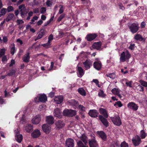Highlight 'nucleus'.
<instances>
[{
    "mask_svg": "<svg viewBox=\"0 0 147 147\" xmlns=\"http://www.w3.org/2000/svg\"><path fill=\"white\" fill-rule=\"evenodd\" d=\"M131 57V55L127 51L122 52L120 58V61L121 62H124L126 60H128Z\"/></svg>",
    "mask_w": 147,
    "mask_h": 147,
    "instance_id": "f257e3e1",
    "label": "nucleus"
},
{
    "mask_svg": "<svg viewBox=\"0 0 147 147\" xmlns=\"http://www.w3.org/2000/svg\"><path fill=\"white\" fill-rule=\"evenodd\" d=\"M76 111L71 109H65L63 112V114L64 116L69 117H73L76 115Z\"/></svg>",
    "mask_w": 147,
    "mask_h": 147,
    "instance_id": "f03ea898",
    "label": "nucleus"
},
{
    "mask_svg": "<svg viewBox=\"0 0 147 147\" xmlns=\"http://www.w3.org/2000/svg\"><path fill=\"white\" fill-rule=\"evenodd\" d=\"M42 128L43 131L46 134L49 133L51 129V125L47 123L43 124L42 126Z\"/></svg>",
    "mask_w": 147,
    "mask_h": 147,
    "instance_id": "7ed1b4c3",
    "label": "nucleus"
},
{
    "mask_svg": "<svg viewBox=\"0 0 147 147\" xmlns=\"http://www.w3.org/2000/svg\"><path fill=\"white\" fill-rule=\"evenodd\" d=\"M131 31L133 33H136L138 30V24L133 23L128 26Z\"/></svg>",
    "mask_w": 147,
    "mask_h": 147,
    "instance_id": "20e7f679",
    "label": "nucleus"
},
{
    "mask_svg": "<svg viewBox=\"0 0 147 147\" xmlns=\"http://www.w3.org/2000/svg\"><path fill=\"white\" fill-rule=\"evenodd\" d=\"M132 141L133 144L135 146H138L141 142L140 137L138 136L133 137L132 139Z\"/></svg>",
    "mask_w": 147,
    "mask_h": 147,
    "instance_id": "39448f33",
    "label": "nucleus"
},
{
    "mask_svg": "<svg viewBox=\"0 0 147 147\" xmlns=\"http://www.w3.org/2000/svg\"><path fill=\"white\" fill-rule=\"evenodd\" d=\"M111 118L112 121L115 125L119 126L121 124V122L119 116H116L114 117H111Z\"/></svg>",
    "mask_w": 147,
    "mask_h": 147,
    "instance_id": "423d86ee",
    "label": "nucleus"
},
{
    "mask_svg": "<svg viewBox=\"0 0 147 147\" xmlns=\"http://www.w3.org/2000/svg\"><path fill=\"white\" fill-rule=\"evenodd\" d=\"M127 106L130 109L134 111H137L138 108V106L136 104L132 102H129L127 104Z\"/></svg>",
    "mask_w": 147,
    "mask_h": 147,
    "instance_id": "0eeeda50",
    "label": "nucleus"
},
{
    "mask_svg": "<svg viewBox=\"0 0 147 147\" xmlns=\"http://www.w3.org/2000/svg\"><path fill=\"white\" fill-rule=\"evenodd\" d=\"M19 9L20 10V12L21 16L23 18L27 13L25 5L22 4L20 5L19 6Z\"/></svg>",
    "mask_w": 147,
    "mask_h": 147,
    "instance_id": "6e6552de",
    "label": "nucleus"
},
{
    "mask_svg": "<svg viewBox=\"0 0 147 147\" xmlns=\"http://www.w3.org/2000/svg\"><path fill=\"white\" fill-rule=\"evenodd\" d=\"M89 144L90 147H97L98 146L97 142L94 136L91 139L89 140Z\"/></svg>",
    "mask_w": 147,
    "mask_h": 147,
    "instance_id": "1a4fd4ad",
    "label": "nucleus"
},
{
    "mask_svg": "<svg viewBox=\"0 0 147 147\" xmlns=\"http://www.w3.org/2000/svg\"><path fill=\"white\" fill-rule=\"evenodd\" d=\"M97 36L96 34H89L86 36L85 38L88 41H91L94 40Z\"/></svg>",
    "mask_w": 147,
    "mask_h": 147,
    "instance_id": "9d476101",
    "label": "nucleus"
},
{
    "mask_svg": "<svg viewBox=\"0 0 147 147\" xmlns=\"http://www.w3.org/2000/svg\"><path fill=\"white\" fill-rule=\"evenodd\" d=\"M41 117L39 115H37L34 117L32 120V123L35 125L38 124L40 122Z\"/></svg>",
    "mask_w": 147,
    "mask_h": 147,
    "instance_id": "9b49d317",
    "label": "nucleus"
},
{
    "mask_svg": "<svg viewBox=\"0 0 147 147\" xmlns=\"http://www.w3.org/2000/svg\"><path fill=\"white\" fill-rule=\"evenodd\" d=\"M74 142L73 139L69 138L66 140L65 145L67 147H74Z\"/></svg>",
    "mask_w": 147,
    "mask_h": 147,
    "instance_id": "f8f14e48",
    "label": "nucleus"
},
{
    "mask_svg": "<svg viewBox=\"0 0 147 147\" xmlns=\"http://www.w3.org/2000/svg\"><path fill=\"white\" fill-rule=\"evenodd\" d=\"M46 121L48 124H53L54 123V118L52 116H47L46 117Z\"/></svg>",
    "mask_w": 147,
    "mask_h": 147,
    "instance_id": "ddd939ff",
    "label": "nucleus"
},
{
    "mask_svg": "<svg viewBox=\"0 0 147 147\" xmlns=\"http://www.w3.org/2000/svg\"><path fill=\"white\" fill-rule=\"evenodd\" d=\"M83 63L85 68L86 70L90 68V67L92 66V64L91 61L88 59H87L85 62H83Z\"/></svg>",
    "mask_w": 147,
    "mask_h": 147,
    "instance_id": "4468645a",
    "label": "nucleus"
},
{
    "mask_svg": "<svg viewBox=\"0 0 147 147\" xmlns=\"http://www.w3.org/2000/svg\"><path fill=\"white\" fill-rule=\"evenodd\" d=\"M89 115L93 117H96L98 116V113L96 110H91L88 113Z\"/></svg>",
    "mask_w": 147,
    "mask_h": 147,
    "instance_id": "2eb2a0df",
    "label": "nucleus"
},
{
    "mask_svg": "<svg viewBox=\"0 0 147 147\" xmlns=\"http://www.w3.org/2000/svg\"><path fill=\"white\" fill-rule=\"evenodd\" d=\"M98 118L102 124L106 127H107L109 125L108 123L107 119L105 118L101 115H99Z\"/></svg>",
    "mask_w": 147,
    "mask_h": 147,
    "instance_id": "dca6fc26",
    "label": "nucleus"
},
{
    "mask_svg": "<svg viewBox=\"0 0 147 147\" xmlns=\"http://www.w3.org/2000/svg\"><path fill=\"white\" fill-rule=\"evenodd\" d=\"M54 115L59 118H61L62 117L61 112L59 109H56L54 110Z\"/></svg>",
    "mask_w": 147,
    "mask_h": 147,
    "instance_id": "f3484780",
    "label": "nucleus"
},
{
    "mask_svg": "<svg viewBox=\"0 0 147 147\" xmlns=\"http://www.w3.org/2000/svg\"><path fill=\"white\" fill-rule=\"evenodd\" d=\"M56 128L58 129L61 128L65 125L64 123L60 120L57 121L55 123Z\"/></svg>",
    "mask_w": 147,
    "mask_h": 147,
    "instance_id": "a211bd4d",
    "label": "nucleus"
},
{
    "mask_svg": "<svg viewBox=\"0 0 147 147\" xmlns=\"http://www.w3.org/2000/svg\"><path fill=\"white\" fill-rule=\"evenodd\" d=\"M77 71L78 76L80 78H81L84 73V69L80 67H77Z\"/></svg>",
    "mask_w": 147,
    "mask_h": 147,
    "instance_id": "6ab92c4d",
    "label": "nucleus"
},
{
    "mask_svg": "<svg viewBox=\"0 0 147 147\" xmlns=\"http://www.w3.org/2000/svg\"><path fill=\"white\" fill-rule=\"evenodd\" d=\"M112 93L115 95H117L120 98L121 97V96L120 94L121 90L118 88H114L111 90Z\"/></svg>",
    "mask_w": 147,
    "mask_h": 147,
    "instance_id": "aec40b11",
    "label": "nucleus"
},
{
    "mask_svg": "<svg viewBox=\"0 0 147 147\" xmlns=\"http://www.w3.org/2000/svg\"><path fill=\"white\" fill-rule=\"evenodd\" d=\"M40 131L38 129L34 130L31 134L32 137L34 138H36L38 137L40 135Z\"/></svg>",
    "mask_w": 147,
    "mask_h": 147,
    "instance_id": "412c9836",
    "label": "nucleus"
},
{
    "mask_svg": "<svg viewBox=\"0 0 147 147\" xmlns=\"http://www.w3.org/2000/svg\"><path fill=\"white\" fill-rule=\"evenodd\" d=\"M93 65L96 69L99 70L101 68L102 64L100 61H96L94 63Z\"/></svg>",
    "mask_w": 147,
    "mask_h": 147,
    "instance_id": "4be33fe9",
    "label": "nucleus"
},
{
    "mask_svg": "<svg viewBox=\"0 0 147 147\" xmlns=\"http://www.w3.org/2000/svg\"><path fill=\"white\" fill-rule=\"evenodd\" d=\"M54 100L57 103L60 104L63 102V97L62 96H57L55 97Z\"/></svg>",
    "mask_w": 147,
    "mask_h": 147,
    "instance_id": "5701e85b",
    "label": "nucleus"
},
{
    "mask_svg": "<svg viewBox=\"0 0 147 147\" xmlns=\"http://www.w3.org/2000/svg\"><path fill=\"white\" fill-rule=\"evenodd\" d=\"M101 42H95L93 45L92 47L94 49L101 50L102 49L101 47Z\"/></svg>",
    "mask_w": 147,
    "mask_h": 147,
    "instance_id": "b1692460",
    "label": "nucleus"
},
{
    "mask_svg": "<svg viewBox=\"0 0 147 147\" xmlns=\"http://www.w3.org/2000/svg\"><path fill=\"white\" fill-rule=\"evenodd\" d=\"M38 98L39 100L43 102H45L47 99L46 95L44 94L40 95Z\"/></svg>",
    "mask_w": 147,
    "mask_h": 147,
    "instance_id": "393cba45",
    "label": "nucleus"
},
{
    "mask_svg": "<svg viewBox=\"0 0 147 147\" xmlns=\"http://www.w3.org/2000/svg\"><path fill=\"white\" fill-rule=\"evenodd\" d=\"M100 113L105 118L108 117V115L106 110L104 109L100 108L99 109Z\"/></svg>",
    "mask_w": 147,
    "mask_h": 147,
    "instance_id": "a878e982",
    "label": "nucleus"
},
{
    "mask_svg": "<svg viewBox=\"0 0 147 147\" xmlns=\"http://www.w3.org/2000/svg\"><path fill=\"white\" fill-rule=\"evenodd\" d=\"M30 57L29 53H27L23 57V61L26 63L28 62L29 61Z\"/></svg>",
    "mask_w": 147,
    "mask_h": 147,
    "instance_id": "bb28decb",
    "label": "nucleus"
},
{
    "mask_svg": "<svg viewBox=\"0 0 147 147\" xmlns=\"http://www.w3.org/2000/svg\"><path fill=\"white\" fill-rule=\"evenodd\" d=\"M98 134L100 137L103 140H105L107 136L102 131H98Z\"/></svg>",
    "mask_w": 147,
    "mask_h": 147,
    "instance_id": "cd10ccee",
    "label": "nucleus"
},
{
    "mask_svg": "<svg viewBox=\"0 0 147 147\" xmlns=\"http://www.w3.org/2000/svg\"><path fill=\"white\" fill-rule=\"evenodd\" d=\"M88 55V54L87 53L82 52L80 53L79 57L80 58H82L83 60L84 59L87 58Z\"/></svg>",
    "mask_w": 147,
    "mask_h": 147,
    "instance_id": "c85d7f7f",
    "label": "nucleus"
},
{
    "mask_svg": "<svg viewBox=\"0 0 147 147\" xmlns=\"http://www.w3.org/2000/svg\"><path fill=\"white\" fill-rule=\"evenodd\" d=\"M33 127L30 124H27L25 127V130L28 132H29L32 130Z\"/></svg>",
    "mask_w": 147,
    "mask_h": 147,
    "instance_id": "c756f323",
    "label": "nucleus"
},
{
    "mask_svg": "<svg viewBox=\"0 0 147 147\" xmlns=\"http://www.w3.org/2000/svg\"><path fill=\"white\" fill-rule=\"evenodd\" d=\"M122 82H125L127 86H129L130 87H132V82L131 81H129L126 79H124L123 80Z\"/></svg>",
    "mask_w": 147,
    "mask_h": 147,
    "instance_id": "7c9ffc66",
    "label": "nucleus"
},
{
    "mask_svg": "<svg viewBox=\"0 0 147 147\" xmlns=\"http://www.w3.org/2000/svg\"><path fill=\"white\" fill-rule=\"evenodd\" d=\"M78 137H79L78 136ZM81 140L83 141L84 143L86 144L87 143V137L84 134L82 135L81 137L80 136Z\"/></svg>",
    "mask_w": 147,
    "mask_h": 147,
    "instance_id": "2f4dec72",
    "label": "nucleus"
},
{
    "mask_svg": "<svg viewBox=\"0 0 147 147\" xmlns=\"http://www.w3.org/2000/svg\"><path fill=\"white\" fill-rule=\"evenodd\" d=\"M15 139L18 142H21L22 139V135L18 134L17 135L15 136Z\"/></svg>",
    "mask_w": 147,
    "mask_h": 147,
    "instance_id": "473e14b6",
    "label": "nucleus"
},
{
    "mask_svg": "<svg viewBox=\"0 0 147 147\" xmlns=\"http://www.w3.org/2000/svg\"><path fill=\"white\" fill-rule=\"evenodd\" d=\"M78 90V92L82 96H85L86 95V92L84 89L82 88H79Z\"/></svg>",
    "mask_w": 147,
    "mask_h": 147,
    "instance_id": "72a5a7b5",
    "label": "nucleus"
},
{
    "mask_svg": "<svg viewBox=\"0 0 147 147\" xmlns=\"http://www.w3.org/2000/svg\"><path fill=\"white\" fill-rule=\"evenodd\" d=\"M45 34V31L44 30H43L42 31H41L40 33H39L36 37V39H35V41H36V40L39 39L41 38Z\"/></svg>",
    "mask_w": 147,
    "mask_h": 147,
    "instance_id": "f704fd0d",
    "label": "nucleus"
},
{
    "mask_svg": "<svg viewBox=\"0 0 147 147\" xmlns=\"http://www.w3.org/2000/svg\"><path fill=\"white\" fill-rule=\"evenodd\" d=\"M14 17V15L13 14L10 13L9 14L6 19V21L8 22L10 21L13 19Z\"/></svg>",
    "mask_w": 147,
    "mask_h": 147,
    "instance_id": "c9c22d12",
    "label": "nucleus"
},
{
    "mask_svg": "<svg viewBox=\"0 0 147 147\" xmlns=\"http://www.w3.org/2000/svg\"><path fill=\"white\" fill-rule=\"evenodd\" d=\"M140 136L141 138L144 139L146 136V134L143 130H142L140 131Z\"/></svg>",
    "mask_w": 147,
    "mask_h": 147,
    "instance_id": "e433bc0d",
    "label": "nucleus"
},
{
    "mask_svg": "<svg viewBox=\"0 0 147 147\" xmlns=\"http://www.w3.org/2000/svg\"><path fill=\"white\" fill-rule=\"evenodd\" d=\"M16 51L15 49V45L14 44L11 45V48L10 49L11 53L12 55H13Z\"/></svg>",
    "mask_w": 147,
    "mask_h": 147,
    "instance_id": "4c0bfd02",
    "label": "nucleus"
},
{
    "mask_svg": "<svg viewBox=\"0 0 147 147\" xmlns=\"http://www.w3.org/2000/svg\"><path fill=\"white\" fill-rule=\"evenodd\" d=\"M71 105L76 107L78 105V102L74 100H71L69 101Z\"/></svg>",
    "mask_w": 147,
    "mask_h": 147,
    "instance_id": "58836bf2",
    "label": "nucleus"
},
{
    "mask_svg": "<svg viewBox=\"0 0 147 147\" xmlns=\"http://www.w3.org/2000/svg\"><path fill=\"white\" fill-rule=\"evenodd\" d=\"M6 49L3 48L0 50V57L4 56L5 54Z\"/></svg>",
    "mask_w": 147,
    "mask_h": 147,
    "instance_id": "ea45409f",
    "label": "nucleus"
},
{
    "mask_svg": "<svg viewBox=\"0 0 147 147\" xmlns=\"http://www.w3.org/2000/svg\"><path fill=\"white\" fill-rule=\"evenodd\" d=\"M98 95L100 97H104L106 95L102 90H100L99 91Z\"/></svg>",
    "mask_w": 147,
    "mask_h": 147,
    "instance_id": "a19ab883",
    "label": "nucleus"
},
{
    "mask_svg": "<svg viewBox=\"0 0 147 147\" xmlns=\"http://www.w3.org/2000/svg\"><path fill=\"white\" fill-rule=\"evenodd\" d=\"M105 76L108 77H109L111 78L112 79H114L115 77V74L113 73L109 74H107Z\"/></svg>",
    "mask_w": 147,
    "mask_h": 147,
    "instance_id": "79ce46f5",
    "label": "nucleus"
},
{
    "mask_svg": "<svg viewBox=\"0 0 147 147\" xmlns=\"http://www.w3.org/2000/svg\"><path fill=\"white\" fill-rule=\"evenodd\" d=\"M16 72L15 70L13 69L10 71L7 74V75L8 76H11L15 74Z\"/></svg>",
    "mask_w": 147,
    "mask_h": 147,
    "instance_id": "37998d69",
    "label": "nucleus"
},
{
    "mask_svg": "<svg viewBox=\"0 0 147 147\" xmlns=\"http://www.w3.org/2000/svg\"><path fill=\"white\" fill-rule=\"evenodd\" d=\"M77 145L79 147H86L83 144L82 142L79 140L77 142Z\"/></svg>",
    "mask_w": 147,
    "mask_h": 147,
    "instance_id": "c03bdc74",
    "label": "nucleus"
},
{
    "mask_svg": "<svg viewBox=\"0 0 147 147\" xmlns=\"http://www.w3.org/2000/svg\"><path fill=\"white\" fill-rule=\"evenodd\" d=\"M135 38L137 40H142V37L140 34H137L135 35Z\"/></svg>",
    "mask_w": 147,
    "mask_h": 147,
    "instance_id": "a18cd8bd",
    "label": "nucleus"
},
{
    "mask_svg": "<svg viewBox=\"0 0 147 147\" xmlns=\"http://www.w3.org/2000/svg\"><path fill=\"white\" fill-rule=\"evenodd\" d=\"M78 108L80 110L82 111H85L86 109V108L82 105H79Z\"/></svg>",
    "mask_w": 147,
    "mask_h": 147,
    "instance_id": "49530a36",
    "label": "nucleus"
},
{
    "mask_svg": "<svg viewBox=\"0 0 147 147\" xmlns=\"http://www.w3.org/2000/svg\"><path fill=\"white\" fill-rule=\"evenodd\" d=\"M121 147H128V145L127 143L125 141L122 142L121 144Z\"/></svg>",
    "mask_w": 147,
    "mask_h": 147,
    "instance_id": "de8ad7c7",
    "label": "nucleus"
},
{
    "mask_svg": "<svg viewBox=\"0 0 147 147\" xmlns=\"http://www.w3.org/2000/svg\"><path fill=\"white\" fill-rule=\"evenodd\" d=\"M140 82L141 84L143 86L147 87V82L142 80H140Z\"/></svg>",
    "mask_w": 147,
    "mask_h": 147,
    "instance_id": "09e8293b",
    "label": "nucleus"
},
{
    "mask_svg": "<svg viewBox=\"0 0 147 147\" xmlns=\"http://www.w3.org/2000/svg\"><path fill=\"white\" fill-rule=\"evenodd\" d=\"M60 9L59 10L58 13L61 14L64 11V8L62 5H60Z\"/></svg>",
    "mask_w": 147,
    "mask_h": 147,
    "instance_id": "8fccbe9b",
    "label": "nucleus"
},
{
    "mask_svg": "<svg viewBox=\"0 0 147 147\" xmlns=\"http://www.w3.org/2000/svg\"><path fill=\"white\" fill-rule=\"evenodd\" d=\"M53 2L52 1L50 0H47L46 3L48 7H51L52 4Z\"/></svg>",
    "mask_w": 147,
    "mask_h": 147,
    "instance_id": "3c124183",
    "label": "nucleus"
},
{
    "mask_svg": "<svg viewBox=\"0 0 147 147\" xmlns=\"http://www.w3.org/2000/svg\"><path fill=\"white\" fill-rule=\"evenodd\" d=\"M114 105L115 106H117L119 107H121L122 106V104L120 101H118L115 103Z\"/></svg>",
    "mask_w": 147,
    "mask_h": 147,
    "instance_id": "603ef678",
    "label": "nucleus"
},
{
    "mask_svg": "<svg viewBox=\"0 0 147 147\" xmlns=\"http://www.w3.org/2000/svg\"><path fill=\"white\" fill-rule=\"evenodd\" d=\"M6 9L4 8H3L1 11L0 13L2 15H3L6 13Z\"/></svg>",
    "mask_w": 147,
    "mask_h": 147,
    "instance_id": "864d4df0",
    "label": "nucleus"
},
{
    "mask_svg": "<svg viewBox=\"0 0 147 147\" xmlns=\"http://www.w3.org/2000/svg\"><path fill=\"white\" fill-rule=\"evenodd\" d=\"M53 36L52 34H51L48 37V41L49 43H50L51 41L53 39Z\"/></svg>",
    "mask_w": 147,
    "mask_h": 147,
    "instance_id": "5fc2aeb1",
    "label": "nucleus"
},
{
    "mask_svg": "<svg viewBox=\"0 0 147 147\" xmlns=\"http://www.w3.org/2000/svg\"><path fill=\"white\" fill-rule=\"evenodd\" d=\"M50 43H49V42H48L47 43L43 44L42 45L46 48H48L50 47Z\"/></svg>",
    "mask_w": 147,
    "mask_h": 147,
    "instance_id": "6e6d98bb",
    "label": "nucleus"
},
{
    "mask_svg": "<svg viewBox=\"0 0 147 147\" xmlns=\"http://www.w3.org/2000/svg\"><path fill=\"white\" fill-rule=\"evenodd\" d=\"M65 17L64 14H62L61 15L58 19L57 20L58 22H60L61 20Z\"/></svg>",
    "mask_w": 147,
    "mask_h": 147,
    "instance_id": "4d7b16f0",
    "label": "nucleus"
},
{
    "mask_svg": "<svg viewBox=\"0 0 147 147\" xmlns=\"http://www.w3.org/2000/svg\"><path fill=\"white\" fill-rule=\"evenodd\" d=\"M16 22L17 23V25H19L24 23V22L22 20H17L16 21Z\"/></svg>",
    "mask_w": 147,
    "mask_h": 147,
    "instance_id": "13d9d810",
    "label": "nucleus"
},
{
    "mask_svg": "<svg viewBox=\"0 0 147 147\" xmlns=\"http://www.w3.org/2000/svg\"><path fill=\"white\" fill-rule=\"evenodd\" d=\"M46 11V8L44 7H42L40 9V12L41 13H45Z\"/></svg>",
    "mask_w": 147,
    "mask_h": 147,
    "instance_id": "bf43d9fd",
    "label": "nucleus"
},
{
    "mask_svg": "<svg viewBox=\"0 0 147 147\" xmlns=\"http://www.w3.org/2000/svg\"><path fill=\"white\" fill-rule=\"evenodd\" d=\"M137 89L140 91H143L144 90L143 87L139 85H138L137 86Z\"/></svg>",
    "mask_w": 147,
    "mask_h": 147,
    "instance_id": "052dcab7",
    "label": "nucleus"
},
{
    "mask_svg": "<svg viewBox=\"0 0 147 147\" xmlns=\"http://www.w3.org/2000/svg\"><path fill=\"white\" fill-rule=\"evenodd\" d=\"M93 82H94L98 87H100L98 83V81L97 79H94L92 81Z\"/></svg>",
    "mask_w": 147,
    "mask_h": 147,
    "instance_id": "680f3d73",
    "label": "nucleus"
},
{
    "mask_svg": "<svg viewBox=\"0 0 147 147\" xmlns=\"http://www.w3.org/2000/svg\"><path fill=\"white\" fill-rule=\"evenodd\" d=\"M134 44H130V46L128 47V48L131 50H132L134 48Z\"/></svg>",
    "mask_w": 147,
    "mask_h": 147,
    "instance_id": "e2e57ef3",
    "label": "nucleus"
},
{
    "mask_svg": "<svg viewBox=\"0 0 147 147\" xmlns=\"http://www.w3.org/2000/svg\"><path fill=\"white\" fill-rule=\"evenodd\" d=\"M3 41V42L4 43H6L7 41V38L6 36H4L3 37L2 41Z\"/></svg>",
    "mask_w": 147,
    "mask_h": 147,
    "instance_id": "0e129e2a",
    "label": "nucleus"
},
{
    "mask_svg": "<svg viewBox=\"0 0 147 147\" xmlns=\"http://www.w3.org/2000/svg\"><path fill=\"white\" fill-rule=\"evenodd\" d=\"M7 58L5 55H4L3 56L2 59V61L3 62H4L7 61Z\"/></svg>",
    "mask_w": 147,
    "mask_h": 147,
    "instance_id": "69168bd1",
    "label": "nucleus"
},
{
    "mask_svg": "<svg viewBox=\"0 0 147 147\" xmlns=\"http://www.w3.org/2000/svg\"><path fill=\"white\" fill-rule=\"evenodd\" d=\"M7 9L8 11L9 12L13 10V8L11 6H9L8 7Z\"/></svg>",
    "mask_w": 147,
    "mask_h": 147,
    "instance_id": "338daca9",
    "label": "nucleus"
},
{
    "mask_svg": "<svg viewBox=\"0 0 147 147\" xmlns=\"http://www.w3.org/2000/svg\"><path fill=\"white\" fill-rule=\"evenodd\" d=\"M53 66H54V63L53 62H51L50 67L49 69V71H50L52 69L53 67Z\"/></svg>",
    "mask_w": 147,
    "mask_h": 147,
    "instance_id": "774afa93",
    "label": "nucleus"
}]
</instances>
